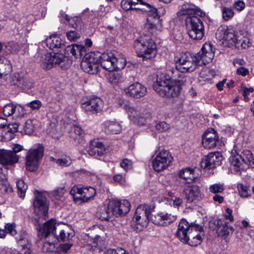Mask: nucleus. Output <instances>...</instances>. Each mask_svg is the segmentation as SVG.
<instances>
[{
  "mask_svg": "<svg viewBox=\"0 0 254 254\" xmlns=\"http://www.w3.org/2000/svg\"><path fill=\"white\" fill-rule=\"evenodd\" d=\"M186 82V79L172 80L166 76L157 77L156 82L153 85L154 90L160 96L174 97L180 95L182 86Z\"/></svg>",
  "mask_w": 254,
  "mask_h": 254,
  "instance_id": "nucleus-1",
  "label": "nucleus"
},
{
  "mask_svg": "<svg viewBox=\"0 0 254 254\" xmlns=\"http://www.w3.org/2000/svg\"><path fill=\"white\" fill-rule=\"evenodd\" d=\"M230 170L233 173L241 174V171L249 166L254 168V157L252 152L245 150L239 154L236 150H233L229 158Z\"/></svg>",
  "mask_w": 254,
  "mask_h": 254,
  "instance_id": "nucleus-2",
  "label": "nucleus"
},
{
  "mask_svg": "<svg viewBox=\"0 0 254 254\" xmlns=\"http://www.w3.org/2000/svg\"><path fill=\"white\" fill-rule=\"evenodd\" d=\"M133 47L137 56L143 61L154 58L157 52L155 43L148 36H141L136 39Z\"/></svg>",
  "mask_w": 254,
  "mask_h": 254,
  "instance_id": "nucleus-3",
  "label": "nucleus"
},
{
  "mask_svg": "<svg viewBox=\"0 0 254 254\" xmlns=\"http://www.w3.org/2000/svg\"><path fill=\"white\" fill-rule=\"evenodd\" d=\"M61 225L57 224L55 220L51 219L45 223L43 225H39L38 235L41 239L47 237L50 234H52L58 240L66 241L73 236L72 234L67 231V229H62Z\"/></svg>",
  "mask_w": 254,
  "mask_h": 254,
  "instance_id": "nucleus-4",
  "label": "nucleus"
},
{
  "mask_svg": "<svg viewBox=\"0 0 254 254\" xmlns=\"http://www.w3.org/2000/svg\"><path fill=\"white\" fill-rule=\"evenodd\" d=\"M118 105L124 110L128 119L134 123L139 126H143L147 123V114L141 107L123 99L118 100Z\"/></svg>",
  "mask_w": 254,
  "mask_h": 254,
  "instance_id": "nucleus-5",
  "label": "nucleus"
},
{
  "mask_svg": "<svg viewBox=\"0 0 254 254\" xmlns=\"http://www.w3.org/2000/svg\"><path fill=\"white\" fill-rule=\"evenodd\" d=\"M145 7H135L134 9L147 13L144 30L148 34L153 35L160 30L161 27L157 9L149 4H145Z\"/></svg>",
  "mask_w": 254,
  "mask_h": 254,
  "instance_id": "nucleus-6",
  "label": "nucleus"
},
{
  "mask_svg": "<svg viewBox=\"0 0 254 254\" xmlns=\"http://www.w3.org/2000/svg\"><path fill=\"white\" fill-rule=\"evenodd\" d=\"M199 58V55L192 56L189 53L182 54L175 60L176 68L182 73L192 72L197 65H202V63L198 60Z\"/></svg>",
  "mask_w": 254,
  "mask_h": 254,
  "instance_id": "nucleus-7",
  "label": "nucleus"
},
{
  "mask_svg": "<svg viewBox=\"0 0 254 254\" xmlns=\"http://www.w3.org/2000/svg\"><path fill=\"white\" fill-rule=\"evenodd\" d=\"M151 215L150 209L147 205L138 206L131 222V226L137 231H141L148 224Z\"/></svg>",
  "mask_w": 254,
  "mask_h": 254,
  "instance_id": "nucleus-8",
  "label": "nucleus"
},
{
  "mask_svg": "<svg viewBox=\"0 0 254 254\" xmlns=\"http://www.w3.org/2000/svg\"><path fill=\"white\" fill-rule=\"evenodd\" d=\"M44 149L42 144H38L29 149L25 157L26 168L30 172L36 170L39 161L44 155Z\"/></svg>",
  "mask_w": 254,
  "mask_h": 254,
  "instance_id": "nucleus-9",
  "label": "nucleus"
},
{
  "mask_svg": "<svg viewBox=\"0 0 254 254\" xmlns=\"http://www.w3.org/2000/svg\"><path fill=\"white\" fill-rule=\"evenodd\" d=\"M188 34L194 40H200L204 34V25L202 21L196 16H188L186 19Z\"/></svg>",
  "mask_w": 254,
  "mask_h": 254,
  "instance_id": "nucleus-10",
  "label": "nucleus"
},
{
  "mask_svg": "<svg viewBox=\"0 0 254 254\" xmlns=\"http://www.w3.org/2000/svg\"><path fill=\"white\" fill-rule=\"evenodd\" d=\"M100 57L94 52H90L85 55L81 63V69L89 74H96L98 72Z\"/></svg>",
  "mask_w": 254,
  "mask_h": 254,
  "instance_id": "nucleus-11",
  "label": "nucleus"
},
{
  "mask_svg": "<svg viewBox=\"0 0 254 254\" xmlns=\"http://www.w3.org/2000/svg\"><path fill=\"white\" fill-rule=\"evenodd\" d=\"M66 57L61 53H46L41 56L40 60L41 65L45 69H49L53 66L60 65L61 67H64V63Z\"/></svg>",
  "mask_w": 254,
  "mask_h": 254,
  "instance_id": "nucleus-12",
  "label": "nucleus"
},
{
  "mask_svg": "<svg viewBox=\"0 0 254 254\" xmlns=\"http://www.w3.org/2000/svg\"><path fill=\"white\" fill-rule=\"evenodd\" d=\"M173 160L171 154L169 151L165 149L157 152L152 161V167L157 172H161L167 169Z\"/></svg>",
  "mask_w": 254,
  "mask_h": 254,
  "instance_id": "nucleus-13",
  "label": "nucleus"
},
{
  "mask_svg": "<svg viewBox=\"0 0 254 254\" xmlns=\"http://www.w3.org/2000/svg\"><path fill=\"white\" fill-rule=\"evenodd\" d=\"M35 198L33 202L34 213L40 217L46 216L48 213V204L47 198L42 192L34 191Z\"/></svg>",
  "mask_w": 254,
  "mask_h": 254,
  "instance_id": "nucleus-14",
  "label": "nucleus"
},
{
  "mask_svg": "<svg viewBox=\"0 0 254 254\" xmlns=\"http://www.w3.org/2000/svg\"><path fill=\"white\" fill-rule=\"evenodd\" d=\"M184 198L187 203L196 204L202 200L203 194L201 188L195 185L185 187L183 190Z\"/></svg>",
  "mask_w": 254,
  "mask_h": 254,
  "instance_id": "nucleus-15",
  "label": "nucleus"
},
{
  "mask_svg": "<svg viewBox=\"0 0 254 254\" xmlns=\"http://www.w3.org/2000/svg\"><path fill=\"white\" fill-rule=\"evenodd\" d=\"M196 228L197 226L190 224L186 220L183 219L179 224L176 236L184 243H188L189 242V233Z\"/></svg>",
  "mask_w": 254,
  "mask_h": 254,
  "instance_id": "nucleus-16",
  "label": "nucleus"
},
{
  "mask_svg": "<svg viewBox=\"0 0 254 254\" xmlns=\"http://www.w3.org/2000/svg\"><path fill=\"white\" fill-rule=\"evenodd\" d=\"M238 36L236 34L234 29L225 26H220L216 33V37L218 40L227 42L230 45H235Z\"/></svg>",
  "mask_w": 254,
  "mask_h": 254,
  "instance_id": "nucleus-17",
  "label": "nucleus"
},
{
  "mask_svg": "<svg viewBox=\"0 0 254 254\" xmlns=\"http://www.w3.org/2000/svg\"><path fill=\"white\" fill-rule=\"evenodd\" d=\"M109 203L113 217H117L125 215L130 210V204L127 200H112Z\"/></svg>",
  "mask_w": 254,
  "mask_h": 254,
  "instance_id": "nucleus-18",
  "label": "nucleus"
},
{
  "mask_svg": "<svg viewBox=\"0 0 254 254\" xmlns=\"http://www.w3.org/2000/svg\"><path fill=\"white\" fill-rule=\"evenodd\" d=\"M121 86L127 96L135 99H139L144 96L147 93L146 88L138 82H136L127 87H123L122 85H121Z\"/></svg>",
  "mask_w": 254,
  "mask_h": 254,
  "instance_id": "nucleus-19",
  "label": "nucleus"
},
{
  "mask_svg": "<svg viewBox=\"0 0 254 254\" xmlns=\"http://www.w3.org/2000/svg\"><path fill=\"white\" fill-rule=\"evenodd\" d=\"M103 102L97 97H93L81 104V108L88 114H95L101 112L103 107Z\"/></svg>",
  "mask_w": 254,
  "mask_h": 254,
  "instance_id": "nucleus-20",
  "label": "nucleus"
},
{
  "mask_svg": "<svg viewBox=\"0 0 254 254\" xmlns=\"http://www.w3.org/2000/svg\"><path fill=\"white\" fill-rule=\"evenodd\" d=\"M223 157L219 152L209 153L202 160L201 166L204 168L211 169L221 164Z\"/></svg>",
  "mask_w": 254,
  "mask_h": 254,
  "instance_id": "nucleus-21",
  "label": "nucleus"
},
{
  "mask_svg": "<svg viewBox=\"0 0 254 254\" xmlns=\"http://www.w3.org/2000/svg\"><path fill=\"white\" fill-rule=\"evenodd\" d=\"M214 50L212 44L206 42L202 46L201 51L195 54L200 56L198 60L202 63V65L212 61L214 57Z\"/></svg>",
  "mask_w": 254,
  "mask_h": 254,
  "instance_id": "nucleus-22",
  "label": "nucleus"
},
{
  "mask_svg": "<svg viewBox=\"0 0 254 254\" xmlns=\"http://www.w3.org/2000/svg\"><path fill=\"white\" fill-rule=\"evenodd\" d=\"M19 156L10 150L0 149V164L5 166H11L17 163Z\"/></svg>",
  "mask_w": 254,
  "mask_h": 254,
  "instance_id": "nucleus-23",
  "label": "nucleus"
},
{
  "mask_svg": "<svg viewBox=\"0 0 254 254\" xmlns=\"http://www.w3.org/2000/svg\"><path fill=\"white\" fill-rule=\"evenodd\" d=\"M10 83L23 90L29 89L33 86V83L30 78L23 77L19 73L12 75Z\"/></svg>",
  "mask_w": 254,
  "mask_h": 254,
  "instance_id": "nucleus-24",
  "label": "nucleus"
},
{
  "mask_svg": "<svg viewBox=\"0 0 254 254\" xmlns=\"http://www.w3.org/2000/svg\"><path fill=\"white\" fill-rule=\"evenodd\" d=\"M218 136L216 131L213 128L206 131L202 137V143L205 148L210 149L216 146L218 142Z\"/></svg>",
  "mask_w": 254,
  "mask_h": 254,
  "instance_id": "nucleus-25",
  "label": "nucleus"
},
{
  "mask_svg": "<svg viewBox=\"0 0 254 254\" xmlns=\"http://www.w3.org/2000/svg\"><path fill=\"white\" fill-rule=\"evenodd\" d=\"M88 152L91 156L100 158L106 152V149L102 142L94 139L90 142Z\"/></svg>",
  "mask_w": 254,
  "mask_h": 254,
  "instance_id": "nucleus-26",
  "label": "nucleus"
},
{
  "mask_svg": "<svg viewBox=\"0 0 254 254\" xmlns=\"http://www.w3.org/2000/svg\"><path fill=\"white\" fill-rule=\"evenodd\" d=\"M177 215L170 213H160L155 216L153 223L158 225L166 226L175 221Z\"/></svg>",
  "mask_w": 254,
  "mask_h": 254,
  "instance_id": "nucleus-27",
  "label": "nucleus"
},
{
  "mask_svg": "<svg viewBox=\"0 0 254 254\" xmlns=\"http://www.w3.org/2000/svg\"><path fill=\"white\" fill-rule=\"evenodd\" d=\"M196 170L190 168H186L181 170L178 176L184 180L186 183L190 184L196 181L199 177V175L196 173Z\"/></svg>",
  "mask_w": 254,
  "mask_h": 254,
  "instance_id": "nucleus-28",
  "label": "nucleus"
},
{
  "mask_svg": "<svg viewBox=\"0 0 254 254\" xmlns=\"http://www.w3.org/2000/svg\"><path fill=\"white\" fill-rule=\"evenodd\" d=\"M100 57L99 64L104 69L109 70H114L113 65L114 61L112 60V52L104 53L102 54L97 53Z\"/></svg>",
  "mask_w": 254,
  "mask_h": 254,
  "instance_id": "nucleus-29",
  "label": "nucleus"
},
{
  "mask_svg": "<svg viewBox=\"0 0 254 254\" xmlns=\"http://www.w3.org/2000/svg\"><path fill=\"white\" fill-rule=\"evenodd\" d=\"M61 20L64 23L69 24L71 27L76 29H80L82 26V22L80 18L78 17L70 18L65 13L61 14Z\"/></svg>",
  "mask_w": 254,
  "mask_h": 254,
  "instance_id": "nucleus-30",
  "label": "nucleus"
},
{
  "mask_svg": "<svg viewBox=\"0 0 254 254\" xmlns=\"http://www.w3.org/2000/svg\"><path fill=\"white\" fill-rule=\"evenodd\" d=\"M102 128L104 131L107 134H118L122 130L121 126L119 123L110 121L105 122L102 125Z\"/></svg>",
  "mask_w": 254,
  "mask_h": 254,
  "instance_id": "nucleus-31",
  "label": "nucleus"
},
{
  "mask_svg": "<svg viewBox=\"0 0 254 254\" xmlns=\"http://www.w3.org/2000/svg\"><path fill=\"white\" fill-rule=\"evenodd\" d=\"M112 54L113 55L112 60L114 61V70L124 68L126 64L125 56L122 54L116 51L112 52Z\"/></svg>",
  "mask_w": 254,
  "mask_h": 254,
  "instance_id": "nucleus-32",
  "label": "nucleus"
},
{
  "mask_svg": "<svg viewBox=\"0 0 254 254\" xmlns=\"http://www.w3.org/2000/svg\"><path fill=\"white\" fill-rule=\"evenodd\" d=\"M217 231L220 235L222 236L229 235L232 234L234 229L232 226L229 225L228 222L221 219L216 221Z\"/></svg>",
  "mask_w": 254,
  "mask_h": 254,
  "instance_id": "nucleus-33",
  "label": "nucleus"
},
{
  "mask_svg": "<svg viewBox=\"0 0 254 254\" xmlns=\"http://www.w3.org/2000/svg\"><path fill=\"white\" fill-rule=\"evenodd\" d=\"M200 229H201V227L197 226L196 229H194L192 233H189V242L187 244L194 247L201 244L202 241V236L203 235H201V232H198V230Z\"/></svg>",
  "mask_w": 254,
  "mask_h": 254,
  "instance_id": "nucleus-34",
  "label": "nucleus"
},
{
  "mask_svg": "<svg viewBox=\"0 0 254 254\" xmlns=\"http://www.w3.org/2000/svg\"><path fill=\"white\" fill-rule=\"evenodd\" d=\"M112 213L110 203H109L107 206H104L103 208H101L97 212V215L101 220L110 221H112L114 219Z\"/></svg>",
  "mask_w": 254,
  "mask_h": 254,
  "instance_id": "nucleus-35",
  "label": "nucleus"
},
{
  "mask_svg": "<svg viewBox=\"0 0 254 254\" xmlns=\"http://www.w3.org/2000/svg\"><path fill=\"white\" fill-rule=\"evenodd\" d=\"M23 112V108L19 105H14L12 104H8L5 105L3 109V113L5 116L9 117L16 112L18 113L17 116L20 114V112Z\"/></svg>",
  "mask_w": 254,
  "mask_h": 254,
  "instance_id": "nucleus-36",
  "label": "nucleus"
},
{
  "mask_svg": "<svg viewBox=\"0 0 254 254\" xmlns=\"http://www.w3.org/2000/svg\"><path fill=\"white\" fill-rule=\"evenodd\" d=\"M18 125L17 123L8 124L5 128V134L3 135L7 140L12 139L14 136V133L18 131Z\"/></svg>",
  "mask_w": 254,
  "mask_h": 254,
  "instance_id": "nucleus-37",
  "label": "nucleus"
},
{
  "mask_svg": "<svg viewBox=\"0 0 254 254\" xmlns=\"http://www.w3.org/2000/svg\"><path fill=\"white\" fill-rule=\"evenodd\" d=\"M46 43L50 49H54L61 47L62 41L57 35H53L47 38Z\"/></svg>",
  "mask_w": 254,
  "mask_h": 254,
  "instance_id": "nucleus-38",
  "label": "nucleus"
},
{
  "mask_svg": "<svg viewBox=\"0 0 254 254\" xmlns=\"http://www.w3.org/2000/svg\"><path fill=\"white\" fill-rule=\"evenodd\" d=\"M213 76V71L207 68H203L199 73L198 81L203 84L205 81H209Z\"/></svg>",
  "mask_w": 254,
  "mask_h": 254,
  "instance_id": "nucleus-39",
  "label": "nucleus"
},
{
  "mask_svg": "<svg viewBox=\"0 0 254 254\" xmlns=\"http://www.w3.org/2000/svg\"><path fill=\"white\" fill-rule=\"evenodd\" d=\"M195 5L190 3H185L183 4L178 13L180 15H189V16H191L195 11Z\"/></svg>",
  "mask_w": 254,
  "mask_h": 254,
  "instance_id": "nucleus-40",
  "label": "nucleus"
},
{
  "mask_svg": "<svg viewBox=\"0 0 254 254\" xmlns=\"http://www.w3.org/2000/svg\"><path fill=\"white\" fill-rule=\"evenodd\" d=\"M85 51V47L82 45L74 44L67 47V52L76 57L81 56Z\"/></svg>",
  "mask_w": 254,
  "mask_h": 254,
  "instance_id": "nucleus-41",
  "label": "nucleus"
},
{
  "mask_svg": "<svg viewBox=\"0 0 254 254\" xmlns=\"http://www.w3.org/2000/svg\"><path fill=\"white\" fill-rule=\"evenodd\" d=\"M80 190L81 188L74 186L70 190V194L72 196V198L75 202H84L83 199V195Z\"/></svg>",
  "mask_w": 254,
  "mask_h": 254,
  "instance_id": "nucleus-42",
  "label": "nucleus"
},
{
  "mask_svg": "<svg viewBox=\"0 0 254 254\" xmlns=\"http://www.w3.org/2000/svg\"><path fill=\"white\" fill-rule=\"evenodd\" d=\"M83 199L84 202H87L90 198H92L96 194V190L92 187L81 188Z\"/></svg>",
  "mask_w": 254,
  "mask_h": 254,
  "instance_id": "nucleus-43",
  "label": "nucleus"
},
{
  "mask_svg": "<svg viewBox=\"0 0 254 254\" xmlns=\"http://www.w3.org/2000/svg\"><path fill=\"white\" fill-rule=\"evenodd\" d=\"M84 134V131L80 127L74 126L71 129L70 135L74 140H77L79 142V140L83 137Z\"/></svg>",
  "mask_w": 254,
  "mask_h": 254,
  "instance_id": "nucleus-44",
  "label": "nucleus"
},
{
  "mask_svg": "<svg viewBox=\"0 0 254 254\" xmlns=\"http://www.w3.org/2000/svg\"><path fill=\"white\" fill-rule=\"evenodd\" d=\"M0 62L1 64L3 63L4 64L2 66H5L4 68L3 67L0 68V77H1L3 76L7 75L11 71V66L9 64V62L4 57H0Z\"/></svg>",
  "mask_w": 254,
  "mask_h": 254,
  "instance_id": "nucleus-45",
  "label": "nucleus"
},
{
  "mask_svg": "<svg viewBox=\"0 0 254 254\" xmlns=\"http://www.w3.org/2000/svg\"><path fill=\"white\" fill-rule=\"evenodd\" d=\"M16 186L18 195L21 198H24L28 188L27 185L23 180H19L16 182Z\"/></svg>",
  "mask_w": 254,
  "mask_h": 254,
  "instance_id": "nucleus-46",
  "label": "nucleus"
},
{
  "mask_svg": "<svg viewBox=\"0 0 254 254\" xmlns=\"http://www.w3.org/2000/svg\"><path fill=\"white\" fill-rule=\"evenodd\" d=\"M250 44V40L248 38L239 35L235 45L238 48L246 49L249 47Z\"/></svg>",
  "mask_w": 254,
  "mask_h": 254,
  "instance_id": "nucleus-47",
  "label": "nucleus"
},
{
  "mask_svg": "<svg viewBox=\"0 0 254 254\" xmlns=\"http://www.w3.org/2000/svg\"><path fill=\"white\" fill-rule=\"evenodd\" d=\"M221 12L222 18L225 21H228L232 19L234 15V12L231 7L222 6Z\"/></svg>",
  "mask_w": 254,
  "mask_h": 254,
  "instance_id": "nucleus-48",
  "label": "nucleus"
},
{
  "mask_svg": "<svg viewBox=\"0 0 254 254\" xmlns=\"http://www.w3.org/2000/svg\"><path fill=\"white\" fill-rule=\"evenodd\" d=\"M209 190L214 194L222 193L225 190V186L223 183H215L209 186Z\"/></svg>",
  "mask_w": 254,
  "mask_h": 254,
  "instance_id": "nucleus-49",
  "label": "nucleus"
},
{
  "mask_svg": "<svg viewBox=\"0 0 254 254\" xmlns=\"http://www.w3.org/2000/svg\"><path fill=\"white\" fill-rule=\"evenodd\" d=\"M7 176L4 174H0V185H1V187L0 188L1 191L3 192H7L9 189V184L7 181Z\"/></svg>",
  "mask_w": 254,
  "mask_h": 254,
  "instance_id": "nucleus-50",
  "label": "nucleus"
},
{
  "mask_svg": "<svg viewBox=\"0 0 254 254\" xmlns=\"http://www.w3.org/2000/svg\"><path fill=\"white\" fill-rule=\"evenodd\" d=\"M110 78L111 82L113 84H118L120 83H121L122 84V83H124V82H125V83H127V84H129V83L127 82L126 79L124 81H122V78L121 76L120 75V74L118 73H113L112 74H111Z\"/></svg>",
  "mask_w": 254,
  "mask_h": 254,
  "instance_id": "nucleus-51",
  "label": "nucleus"
},
{
  "mask_svg": "<svg viewBox=\"0 0 254 254\" xmlns=\"http://www.w3.org/2000/svg\"><path fill=\"white\" fill-rule=\"evenodd\" d=\"M34 127L33 126L32 121L30 120H27L24 127V130L25 133L27 134H31L34 131Z\"/></svg>",
  "mask_w": 254,
  "mask_h": 254,
  "instance_id": "nucleus-52",
  "label": "nucleus"
},
{
  "mask_svg": "<svg viewBox=\"0 0 254 254\" xmlns=\"http://www.w3.org/2000/svg\"><path fill=\"white\" fill-rule=\"evenodd\" d=\"M238 189L239 194L241 197H246L249 195V191L247 186L240 184L238 185Z\"/></svg>",
  "mask_w": 254,
  "mask_h": 254,
  "instance_id": "nucleus-53",
  "label": "nucleus"
},
{
  "mask_svg": "<svg viewBox=\"0 0 254 254\" xmlns=\"http://www.w3.org/2000/svg\"><path fill=\"white\" fill-rule=\"evenodd\" d=\"M71 163L72 160L69 157L60 158L56 160V163L63 167L68 166Z\"/></svg>",
  "mask_w": 254,
  "mask_h": 254,
  "instance_id": "nucleus-54",
  "label": "nucleus"
},
{
  "mask_svg": "<svg viewBox=\"0 0 254 254\" xmlns=\"http://www.w3.org/2000/svg\"><path fill=\"white\" fill-rule=\"evenodd\" d=\"M66 37L70 41H75L80 37L79 33L74 30H71L66 32Z\"/></svg>",
  "mask_w": 254,
  "mask_h": 254,
  "instance_id": "nucleus-55",
  "label": "nucleus"
},
{
  "mask_svg": "<svg viewBox=\"0 0 254 254\" xmlns=\"http://www.w3.org/2000/svg\"><path fill=\"white\" fill-rule=\"evenodd\" d=\"M120 165L124 170L127 171L132 168V162L130 160L126 158L121 161Z\"/></svg>",
  "mask_w": 254,
  "mask_h": 254,
  "instance_id": "nucleus-56",
  "label": "nucleus"
},
{
  "mask_svg": "<svg viewBox=\"0 0 254 254\" xmlns=\"http://www.w3.org/2000/svg\"><path fill=\"white\" fill-rule=\"evenodd\" d=\"M55 244L49 242L44 243L42 250L44 252H53L55 249Z\"/></svg>",
  "mask_w": 254,
  "mask_h": 254,
  "instance_id": "nucleus-57",
  "label": "nucleus"
},
{
  "mask_svg": "<svg viewBox=\"0 0 254 254\" xmlns=\"http://www.w3.org/2000/svg\"><path fill=\"white\" fill-rule=\"evenodd\" d=\"M27 106L32 110H38L42 106V103L39 100H35L28 103Z\"/></svg>",
  "mask_w": 254,
  "mask_h": 254,
  "instance_id": "nucleus-58",
  "label": "nucleus"
},
{
  "mask_svg": "<svg viewBox=\"0 0 254 254\" xmlns=\"http://www.w3.org/2000/svg\"><path fill=\"white\" fill-rule=\"evenodd\" d=\"M169 128V125L165 122H161L156 125V129L160 132L166 131Z\"/></svg>",
  "mask_w": 254,
  "mask_h": 254,
  "instance_id": "nucleus-59",
  "label": "nucleus"
},
{
  "mask_svg": "<svg viewBox=\"0 0 254 254\" xmlns=\"http://www.w3.org/2000/svg\"><path fill=\"white\" fill-rule=\"evenodd\" d=\"M15 228V224L14 223L7 224L5 227V231L6 232L9 233L11 235L14 236L17 233Z\"/></svg>",
  "mask_w": 254,
  "mask_h": 254,
  "instance_id": "nucleus-60",
  "label": "nucleus"
},
{
  "mask_svg": "<svg viewBox=\"0 0 254 254\" xmlns=\"http://www.w3.org/2000/svg\"><path fill=\"white\" fill-rule=\"evenodd\" d=\"M121 4L122 8L125 10L132 9V6L134 5L129 0H122Z\"/></svg>",
  "mask_w": 254,
  "mask_h": 254,
  "instance_id": "nucleus-61",
  "label": "nucleus"
},
{
  "mask_svg": "<svg viewBox=\"0 0 254 254\" xmlns=\"http://www.w3.org/2000/svg\"><path fill=\"white\" fill-rule=\"evenodd\" d=\"M232 64L235 67L243 66L246 64V62L242 58H235L233 60Z\"/></svg>",
  "mask_w": 254,
  "mask_h": 254,
  "instance_id": "nucleus-62",
  "label": "nucleus"
},
{
  "mask_svg": "<svg viewBox=\"0 0 254 254\" xmlns=\"http://www.w3.org/2000/svg\"><path fill=\"white\" fill-rule=\"evenodd\" d=\"M236 73L238 75H242L243 76H245L249 74V69L247 68L244 67V66L238 67L236 70Z\"/></svg>",
  "mask_w": 254,
  "mask_h": 254,
  "instance_id": "nucleus-63",
  "label": "nucleus"
},
{
  "mask_svg": "<svg viewBox=\"0 0 254 254\" xmlns=\"http://www.w3.org/2000/svg\"><path fill=\"white\" fill-rule=\"evenodd\" d=\"M233 7L238 11H242L245 7V3L242 0H238L234 3Z\"/></svg>",
  "mask_w": 254,
  "mask_h": 254,
  "instance_id": "nucleus-64",
  "label": "nucleus"
}]
</instances>
